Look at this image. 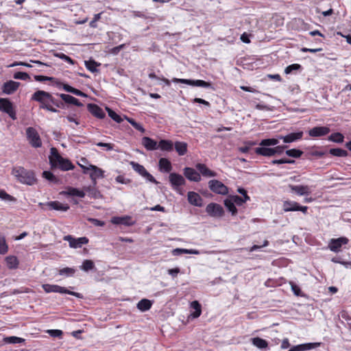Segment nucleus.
<instances>
[{"label": "nucleus", "mask_w": 351, "mask_h": 351, "mask_svg": "<svg viewBox=\"0 0 351 351\" xmlns=\"http://www.w3.org/2000/svg\"><path fill=\"white\" fill-rule=\"evenodd\" d=\"M32 99L40 103L39 108L51 112H57L56 108H62L64 103L45 90H37L32 96Z\"/></svg>", "instance_id": "obj_1"}, {"label": "nucleus", "mask_w": 351, "mask_h": 351, "mask_svg": "<svg viewBox=\"0 0 351 351\" xmlns=\"http://www.w3.org/2000/svg\"><path fill=\"white\" fill-rule=\"evenodd\" d=\"M49 161L52 169H58L61 171H66L73 170L75 168V165L68 158H63L56 147L50 149Z\"/></svg>", "instance_id": "obj_2"}, {"label": "nucleus", "mask_w": 351, "mask_h": 351, "mask_svg": "<svg viewBox=\"0 0 351 351\" xmlns=\"http://www.w3.org/2000/svg\"><path fill=\"white\" fill-rule=\"evenodd\" d=\"M11 173L14 176L16 181L21 184L32 186L36 183L37 179L34 172L26 169L23 167H14Z\"/></svg>", "instance_id": "obj_3"}, {"label": "nucleus", "mask_w": 351, "mask_h": 351, "mask_svg": "<svg viewBox=\"0 0 351 351\" xmlns=\"http://www.w3.org/2000/svg\"><path fill=\"white\" fill-rule=\"evenodd\" d=\"M42 288L43 289L45 292L47 293H66V294L75 296L79 298H82L81 293L69 291L66 288L60 287L58 285L44 284L42 285Z\"/></svg>", "instance_id": "obj_4"}, {"label": "nucleus", "mask_w": 351, "mask_h": 351, "mask_svg": "<svg viewBox=\"0 0 351 351\" xmlns=\"http://www.w3.org/2000/svg\"><path fill=\"white\" fill-rule=\"evenodd\" d=\"M27 138L32 147L34 148H39L42 146L41 138L36 131L32 127H29L26 129Z\"/></svg>", "instance_id": "obj_5"}, {"label": "nucleus", "mask_w": 351, "mask_h": 351, "mask_svg": "<svg viewBox=\"0 0 351 351\" xmlns=\"http://www.w3.org/2000/svg\"><path fill=\"white\" fill-rule=\"evenodd\" d=\"M172 82L176 83H182L185 84L190 86H199L203 88H210L213 90H215L214 87H213L212 84L208 82H206L202 80H189V79H180L173 77L172 79Z\"/></svg>", "instance_id": "obj_6"}, {"label": "nucleus", "mask_w": 351, "mask_h": 351, "mask_svg": "<svg viewBox=\"0 0 351 351\" xmlns=\"http://www.w3.org/2000/svg\"><path fill=\"white\" fill-rule=\"evenodd\" d=\"M0 110L8 114L13 120L16 119L14 105L8 98H0Z\"/></svg>", "instance_id": "obj_7"}, {"label": "nucleus", "mask_w": 351, "mask_h": 351, "mask_svg": "<svg viewBox=\"0 0 351 351\" xmlns=\"http://www.w3.org/2000/svg\"><path fill=\"white\" fill-rule=\"evenodd\" d=\"M208 184L210 190L216 194L226 195L228 193V186L218 180H210Z\"/></svg>", "instance_id": "obj_8"}, {"label": "nucleus", "mask_w": 351, "mask_h": 351, "mask_svg": "<svg viewBox=\"0 0 351 351\" xmlns=\"http://www.w3.org/2000/svg\"><path fill=\"white\" fill-rule=\"evenodd\" d=\"M130 164L132 166V169L139 175L146 178L148 181H149L152 183L158 184V182L154 178V177L146 170L144 166L134 161H131Z\"/></svg>", "instance_id": "obj_9"}, {"label": "nucleus", "mask_w": 351, "mask_h": 351, "mask_svg": "<svg viewBox=\"0 0 351 351\" xmlns=\"http://www.w3.org/2000/svg\"><path fill=\"white\" fill-rule=\"evenodd\" d=\"M79 165L83 169L84 173H87L88 170L92 171V172L90 174V177L91 180L93 181L95 184H96V180L97 178L104 177V171L101 169L97 167L95 165H89V167H85L80 164H79Z\"/></svg>", "instance_id": "obj_10"}, {"label": "nucleus", "mask_w": 351, "mask_h": 351, "mask_svg": "<svg viewBox=\"0 0 351 351\" xmlns=\"http://www.w3.org/2000/svg\"><path fill=\"white\" fill-rule=\"evenodd\" d=\"M282 208L285 212L301 211L304 214H306L308 211V206H301L298 202L290 200L285 201Z\"/></svg>", "instance_id": "obj_11"}, {"label": "nucleus", "mask_w": 351, "mask_h": 351, "mask_svg": "<svg viewBox=\"0 0 351 351\" xmlns=\"http://www.w3.org/2000/svg\"><path fill=\"white\" fill-rule=\"evenodd\" d=\"M169 180L172 188L177 191H180V187L185 185L186 181L184 177L177 173H170Z\"/></svg>", "instance_id": "obj_12"}, {"label": "nucleus", "mask_w": 351, "mask_h": 351, "mask_svg": "<svg viewBox=\"0 0 351 351\" xmlns=\"http://www.w3.org/2000/svg\"><path fill=\"white\" fill-rule=\"evenodd\" d=\"M206 212L213 217H221L224 215L223 207L217 203H210L206 207Z\"/></svg>", "instance_id": "obj_13"}, {"label": "nucleus", "mask_w": 351, "mask_h": 351, "mask_svg": "<svg viewBox=\"0 0 351 351\" xmlns=\"http://www.w3.org/2000/svg\"><path fill=\"white\" fill-rule=\"evenodd\" d=\"M348 239L343 237L338 239H331L328 243V248L332 252H338L340 251L342 245L348 244Z\"/></svg>", "instance_id": "obj_14"}, {"label": "nucleus", "mask_w": 351, "mask_h": 351, "mask_svg": "<svg viewBox=\"0 0 351 351\" xmlns=\"http://www.w3.org/2000/svg\"><path fill=\"white\" fill-rule=\"evenodd\" d=\"M64 239L67 241L69 243V246L73 248L81 247L83 245L87 244L89 241L88 239L86 237L75 239L71 235L64 237Z\"/></svg>", "instance_id": "obj_15"}, {"label": "nucleus", "mask_w": 351, "mask_h": 351, "mask_svg": "<svg viewBox=\"0 0 351 351\" xmlns=\"http://www.w3.org/2000/svg\"><path fill=\"white\" fill-rule=\"evenodd\" d=\"M330 129L327 126H316L308 130V135L311 137H322L328 134Z\"/></svg>", "instance_id": "obj_16"}, {"label": "nucleus", "mask_w": 351, "mask_h": 351, "mask_svg": "<svg viewBox=\"0 0 351 351\" xmlns=\"http://www.w3.org/2000/svg\"><path fill=\"white\" fill-rule=\"evenodd\" d=\"M20 85V82L9 80L3 84L1 90L3 93L6 95H11L18 90Z\"/></svg>", "instance_id": "obj_17"}, {"label": "nucleus", "mask_w": 351, "mask_h": 351, "mask_svg": "<svg viewBox=\"0 0 351 351\" xmlns=\"http://www.w3.org/2000/svg\"><path fill=\"white\" fill-rule=\"evenodd\" d=\"M196 169L199 171L200 176L202 175L204 177L206 178H213V177H217V173L210 169L207 166L202 163H197L195 165Z\"/></svg>", "instance_id": "obj_18"}, {"label": "nucleus", "mask_w": 351, "mask_h": 351, "mask_svg": "<svg viewBox=\"0 0 351 351\" xmlns=\"http://www.w3.org/2000/svg\"><path fill=\"white\" fill-rule=\"evenodd\" d=\"M184 175L190 181L198 182L201 180L200 174L191 167H185Z\"/></svg>", "instance_id": "obj_19"}, {"label": "nucleus", "mask_w": 351, "mask_h": 351, "mask_svg": "<svg viewBox=\"0 0 351 351\" xmlns=\"http://www.w3.org/2000/svg\"><path fill=\"white\" fill-rule=\"evenodd\" d=\"M111 222L113 224H123L127 226H130L134 224V221H132V217L128 215L123 217H113L111 219Z\"/></svg>", "instance_id": "obj_20"}, {"label": "nucleus", "mask_w": 351, "mask_h": 351, "mask_svg": "<svg viewBox=\"0 0 351 351\" xmlns=\"http://www.w3.org/2000/svg\"><path fill=\"white\" fill-rule=\"evenodd\" d=\"M88 111L95 117L98 119H104L106 117V114L98 105L95 104H89L87 106Z\"/></svg>", "instance_id": "obj_21"}, {"label": "nucleus", "mask_w": 351, "mask_h": 351, "mask_svg": "<svg viewBox=\"0 0 351 351\" xmlns=\"http://www.w3.org/2000/svg\"><path fill=\"white\" fill-rule=\"evenodd\" d=\"M189 202L195 206L201 207L203 204V199L196 192L189 191L187 194Z\"/></svg>", "instance_id": "obj_22"}, {"label": "nucleus", "mask_w": 351, "mask_h": 351, "mask_svg": "<svg viewBox=\"0 0 351 351\" xmlns=\"http://www.w3.org/2000/svg\"><path fill=\"white\" fill-rule=\"evenodd\" d=\"M291 191L298 195H309L311 193L310 187L307 185H292L289 186Z\"/></svg>", "instance_id": "obj_23"}, {"label": "nucleus", "mask_w": 351, "mask_h": 351, "mask_svg": "<svg viewBox=\"0 0 351 351\" xmlns=\"http://www.w3.org/2000/svg\"><path fill=\"white\" fill-rule=\"evenodd\" d=\"M303 134V132L300 131L298 132L290 133L286 136H281L280 138L282 139L284 143H289L302 139Z\"/></svg>", "instance_id": "obj_24"}, {"label": "nucleus", "mask_w": 351, "mask_h": 351, "mask_svg": "<svg viewBox=\"0 0 351 351\" xmlns=\"http://www.w3.org/2000/svg\"><path fill=\"white\" fill-rule=\"evenodd\" d=\"M320 343H307L294 346L288 351H305L315 348L320 346Z\"/></svg>", "instance_id": "obj_25"}, {"label": "nucleus", "mask_w": 351, "mask_h": 351, "mask_svg": "<svg viewBox=\"0 0 351 351\" xmlns=\"http://www.w3.org/2000/svg\"><path fill=\"white\" fill-rule=\"evenodd\" d=\"M58 95L62 99V101L68 104H73L74 106L80 107L82 106V102H80L75 97L64 93L58 94Z\"/></svg>", "instance_id": "obj_26"}, {"label": "nucleus", "mask_w": 351, "mask_h": 351, "mask_svg": "<svg viewBox=\"0 0 351 351\" xmlns=\"http://www.w3.org/2000/svg\"><path fill=\"white\" fill-rule=\"evenodd\" d=\"M142 144L146 149L152 151L158 149V143L154 139L145 136L142 138Z\"/></svg>", "instance_id": "obj_27"}, {"label": "nucleus", "mask_w": 351, "mask_h": 351, "mask_svg": "<svg viewBox=\"0 0 351 351\" xmlns=\"http://www.w3.org/2000/svg\"><path fill=\"white\" fill-rule=\"evenodd\" d=\"M47 206L53 210L67 211L69 209V206L67 204H62L58 201H52L47 203Z\"/></svg>", "instance_id": "obj_28"}, {"label": "nucleus", "mask_w": 351, "mask_h": 351, "mask_svg": "<svg viewBox=\"0 0 351 351\" xmlns=\"http://www.w3.org/2000/svg\"><path fill=\"white\" fill-rule=\"evenodd\" d=\"M61 193L69 196H77L81 198L84 197L86 195L84 191L74 187H69L66 191H62Z\"/></svg>", "instance_id": "obj_29"}, {"label": "nucleus", "mask_w": 351, "mask_h": 351, "mask_svg": "<svg viewBox=\"0 0 351 351\" xmlns=\"http://www.w3.org/2000/svg\"><path fill=\"white\" fill-rule=\"evenodd\" d=\"M158 166L160 170L165 173H169L172 170L171 162L165 158H161L159 160Z\"/></svg>", "instance_id": "obj_30"}, {"label": "nucleus", "mask_w": 351, "mask_h": 351, "mask_svg": "<svg viewBox=\"0 0 351 351\" xmlns=\"http://www.w3.org/2000/svg\"><path fill=\"white\" fill-rule=\"evenodd\" d=\"M62 89L68 93H71L77 96H80L83 97H87L86 94L84 93V92L81 91L79 89L73 88L67 84H62Z\"/></svg>", "instance_id": "obj_31"}, {"label": "nucleus", "mask_w": 351, "mask_h": 351, "mask_svg": "<svg viewBox=\"0 0 351 351\" xmlns=\"http://www.w3.org/2000/svg\"><path fill=\"white\" fill-rule=\"evenodd\" d=\"M255 153L257 155L263 156H274V152L272 148L267 147L261 146V147H256L255 149Z\"/></svg>", "instance_id": "obj_32"}, {"label": "nucleus", "mask_w": 351, "mask_h": 351, "mask_svg": "<svg viewBox=\"0 0 351 351\" xmlns=\"http://www.w3.org/2000/svg\"><path fill=\"white\" fill-rule=\"evenodd\" d=\"M252 343L256 348L263 350L268 347V342L260 337H254L251 339Z\"/></svg>", "instance_id": "obj_33"}, {"label": "nucleus", "mask_w": 351, "mask_h": 351, "mask_svg": "<svg viewBox=\"0 0 351 351\" xmlns=\"http://www.w3.org/2000/svg\"><path fill=\"white\" fill-rule=\"evenodd\" d=\"M152 306V302L148 299H142L137 304V308L142 312L149 310Z\"/></svg>", "instance_id": "obj_34"}, {"label": "nucleus", "mask_w": 351, "mask_h": 351, "mask_svg": "<svg viewBox=\"0 0 351 351\" xmlns=\"http://www.w3.org/2000/svg\"><path fill=\"white\" fill-rule=\"evenodd\" d=\"M173 144L171 141L169 140H160L158 145V148L159 147L162 151L170 152L173 149Z\"/></svg>", "instance_id": "obj_35"}, {"label": "nucleus", "mask_w": 351, "mask_h": 351, "mask_svg": "<svg viewBox=\"0 0 351 351\" xmlns=\"http://www.w3.org/2000/svg\"><path fill=\"white\" fill-rule=\"evenodd\" d=\"M191 307L195 310V311L191 313V316L193 318L199 317L202 313V306L199 302L197 300L193 301L191 303Z\"/></svg>", "instance_id": "obj_36"}, {"label": "nucleus", "mask_w": 351, "mask_h": 351, "mask_svg": "<svg viewBox=\"0 0 351 351\" xmlns=\"http://www.w3.org/2000/svg\"><path fill=\"white\" fill-rule=\"evenodd\" d=\"M101 64L95 61L94 60H89L85 61V66L86 68L90 71L91 73H97L98 72V69H97L99 66Z\"/></svg>", "instance_id": "obj_37"}, {"label": "nucleus", "mask_w": 351, "mask_h": 351, "mask_svg": "<svg viewBox=\"0 0 351 351\" xmlns=\"http://www.w3.org/2000/svg\"><path fill=\"white\" fill-rule=\"evenodd\" d=\"M175 149L179 156H184L187 152V144L184 142L175 143Z\"/></svg>", "instance_id": "obj_38"}, {"label": "nucleus", "mask_w": 351, "mask_h": 351, "mask_svg": "<svg viewBox=\"0 0 351 351\" xmlns=\"http://www.w3.org/2000/svg\"><path fill=\"white\" fill-rule=\"evenodd\" d=\"M5 262L9 269H16L19 265V261L15 256H9L5 258Z\"/></svg>", "instance_id": "obj_39"}, {"label": "nucleus", "mask_w": 351, "mask_h": 351, "mask_svg": "<svg viewBox=\"0 0 351 351\" xmlns=\"http://www.w3.org/2000/svg\"><path fill=\"white\" fill-rule=\"evenodd\" d=\"M224 205L231 213L232 215L234 216L237 214V209L235 206V204L230 197L224 200Z\"/></svg>", "instance_id": "obj_40"}, {"label": "nucleus", "mask_w": 351, "mask_h": 351, "mask_svg": "<svg viewBox=\"0 0 351 351\" xmlns=\"http://www.w3.org/2000/svg\"><path fill=\"white\" fill-rule=\"evenodd\" d=\"M329 153L337 157H346L348 156V153L346 150L341 148H332L329 150Z\"/></svg>", "instance_id": "obj_41"}, {"label": "nucleus", "mask_w": 351, "mask_h": 351, "mask_svg": "<svg viewBox=\"0 0 351 351\" xmlns=\"http://www.w3.org/2000/svg\"><path fill=\"white\" fill-rule=\"evenodd\" d=\"M328 140L332 142L341 143L343 142L344 136L340 132H335L328 136Z\"/></svg>", "instance_id": "obj_42"}, {"label": "nucleus", "mask_w": 351, "mask_h": 351, "mask_svg": "<svg viewBox=\"0 0 351 351\" xmlns=\"http://www.w3.org/2000/svg\"><path fill=\"white\" fill-rule=\"evenodd\" d=\"M84 192H86L88 193V196L95 199H97L99 197V192L95 189V186H85L84 187Z\"/></svg>", "instance_id": "obj_43"}, {"label": "nucleus", "mask_w": 351, "mask_h": 351, "mask_svg": "<svg viewBox=\"0 0 351 351\" xmlns=\"http://www.w3.org/2000/svg\"><path fill=\"white\" fill-rule=\"evenodd\" d=\"M75 269L71 267H64L58 270V274L60 276H64L66 277L73 276L75 274Z\"/></svg>", "instance_id": "obj_44"}, {"label": "nucleus", "mask_w": 351, "mask_h": 351, "mask_svg": "<svg viewBox=\"0 0 351 351\" xmlns=\"http://www.w3.org/2000/svg\"><path fill=\"white\" fill-rule=\"evenodd\" d=\"M8 251V245L6 243L5 236L0 233V254H5Z\"/></svg>", "instance_id": "obj_45"}, {"label": "nucleus", "mask_w": 351, "mask_h": 351, "mask_svg": "<svg viewBox=\"0 0 351 351\" xmlns=\"http://www.w3.org/2000/svg\"><path fill=\"white\" fill-rule=\"evenodd\" d=\"M25 341V339L18 337H7L3 338V342L5 343H21Z\"/></svg>", "instance_id": "obj_46"}, {"label": "nucleus", "mask_w": 351, "mask_h": 351, "mask_svg": "<svg viewBox=\"0 0 351 351\" xmlns=\"http://www.w3.org/2000/svg\"><path fill=\"white\" fill-rule=\"evenodd\" d=\"M279 141L277 138H265L262 140L258 144L261 146L269 147L278 145Z\"/></svg>", "instance_id": "obj_47"}, {"label": "nucleus", "mask_w": 351, "mask_h": 351, "mask_svg": "<svg viewBox=\"0 0 351 351\" xmlns=\"http://www.w3.org/2000/svg\"><path fill=\"white\" fill-rule=\"evenodd\" d=\"M285 153L288 156L295 158H300L301 156L303 154V152L298 149H288L286 151Z\"/></svg>", "instance_id": "obj_48"}, {"label": "nucleus", "mask_w": 351, "mask_h": 351, "mask_svg": "<svg viewBox=\"0 0 351 351\" xmlns=\"http://www.w3.org/2000/svg\"><path fill=\"white\" fill-rule=\"evenodd\" d=\"M80 267L82 270H84L85 271H88L94 269L95 263L91 260H85V261H84V262Z\"/></svg>", "instance_id": "obj_49"}, {"label": "nucleus", "mask_w": 351, "mask_h": 351, "mask_svg": "<svg viewBox=\"0 0 351 351\" xmlns=\"http://www.w3.org/2000/svg\"><path fill=\"white\" fill-rule=\"evenodd\" d=\"M106 110L108 111L109 117L116 121L118 123H120L123 121L122 118L117 113H116L114 110L109 108H106Z\"/></svg>", "instance_id": "obj_50"}, {"label": "nucleus", "mask_w": 351, "mask_h": 351, "mask_svg": "<svg viewBox=\"0 0 351 351\" xmlns=\"http://www.w3.org/2000/svg\"><path fill=\"white\" fill-rule=\"evenodd\" d=\"M0 198L5 201H9V202H16V199L14 197L7 193L6 191L3 189H0Z\"/></svg>", "instance_id": "obj_51"}, {"label": "nucleus", "mask_w": 351, "mask_h": 351, "mask_svg": "<svg viewBox=\"0 0 351 351\" xmlns=\"http://www.w3.org/2000/svg\"><path fill=\"white\" fill-rule=\"evenodd\" d=\"M13 77L16 80H25V81L30 80V76L29 75L28 73H27L25 72H21V71L16 72L14 74Z\"/></svg>", "instance_id": "obj_52"}, {"label": "nucleus", "mask_w": 351, "mask_h": 351, "mask_svg": "<svg viewBox=\"0 0 351 351\" xmlns=\"http://www.w3.org/2000/svg\"><path fill=\"white\" fill-rule=\"evenodd\" d=\"M128 121L138 131L142 132V133H144L145 132V129L143 127V125L139 123H137L134 119H132V118H128Z\"/></svg>", "instance_id": "obj_53"}, {"label": "nucleus", "mask_w": 351, "mask_h": 351, "mask_svg": "<svg viewBox=\"0 0 351 351\" xmlns=\"http://www.w3.org/2000/svg\"><path fill=\"white\" fill-rule=\"evenodd\" d=\"M43 176L51 182H57L58 181L57 178L49 171H44L43 172Z\"/></svg>", "instance_id": "obj_54"}, {"label": "nucleus", "mask_w": 351, "mask_h": 351, "mask_svg": "<svg viewBox=\"0 0 351 351\" xmlns=\"http://www.w3.org/2000/svg\"><path fill=\"white\" fill-rule=\"evenodd\" d=\"M301 69V65L299 64H292L287 66L285 69V73L286 74H290L293 71H298Z\"/></svg>", "instance_id": "obj_55"}, {"label": "nucleus", "mask_w": 351, "mask_h": 351, "mask_svg": "<svg viewBox=\"0 0 351 351\" xmlns=\"http://www.w3.org/2000/svg\"><path fill=\"white\" fill-rule=\"evenodd\" d=\"M293 164L295 163L294 160L289 159V158H281V159H276L273 160L271 161V164L273 165H281V164Z\"/></svg>", "instance_id": "obj_56"}, {"label": "nucleus", "mask_w": 351, "mask_h": 351, "mask_svg": "<svg viewBox=\"0 0 351 351\" xmlns=\"http://www.w3.org/2000/svg\"><path fill=\"white\" fill-rule=\"evenodd\" d=\"M289 284L291 285L292 291L294 293V294L296 296H302V291H301L300 288L299 287V286H298L293 282H290Z\"/></svg>", "instance_id": "obj_57"}, {"label": "nucleus", "mask_w": 351, "mask_h": 351, "mask_svg": "<svg viewBox=\"0 0 351 351\" xmlns=\"http://www.w3.org/2000/svg\"><path fill=\"white\" fill-rule=\"evenodd\" d=\"M98 147H104L106 151H111L114 149V145L112 143L99 142L96 143Z\"/></svg>", "instance_id": "obj_58"}, {"label": "nucleus", "mask_w": 351, "mask_h": 351, "mask_svg": "<svg viewBox=\"0 0 351 351\" xmlns=\"http://www.w3.org/2000/svg\"><path fill=\"white\" fill-rule=\"evenodd\" d=\"M230 198L237 206H242L244 203H245V201L243 199V197L239 195H232L230 197Z\"/></svg>", "instance_id": "obj_59"}, {"label": "nucleus", "mask_w": 351, "mask_h": 351, "mask_svg": "<svg viewBox=\"0 0 351 351\" xmlns=\"http://www.w3.org/2000/svg\"><path fill=\"white\" fill-rule=\"evenodd\" d=\"M285 148H287L286 145H278L275 147H272L274 156L282 154Z\"/></svg>", "instance_id": "obj_60"}, {"label": "nucleus", "mask_w": 351, "mask_h": 351, "mask_svg": "<svg viewBox=\"0 0 351 351\" xmlns=\"http://www.w3.org/2000/svg\"><path fill=\"white\" fill-rule=\"evenodd\" d=\"M47 332L53 337H61L63 332L61 330L52 329L49 330Z\"/></svg>", "instance_id": "obj_61"}, {"label": "nucleus", "mask_w": 351, "mask_h": 351, "mask_svg": "<svg viewBox=\"0 0 351 351\" xmlns=\"http://www.w3.org/2000/svg\"><path fill=\"white\" fill-rule=\"evenodd\" d=\"M34 79L37 82H45V81H52L53 80V77L44 76V75H35Z\"/></svg>", "instance_id": "obj_62"}, {"label": "nucleus", "mask_w": 351, "mask_h": 351, "mask_svg": "<svg viewBox=\"0 0 351 351\" xmlns=\"http://www.w3.org/2000/svg\"><path fill=\"white\" fill-rule=\"evenodd\" d=\"M115 180L121 184H129L130 183L131 180L130 179H126L123 176L119 175L116 177Z\"/></svg>", "instance_id": "obj_63"}, {"label": "nucleus", "mask_w": 351, "mask_h": 351, "mask_svg": "<svg viewBox=\"0 0 351 351\" xmlns=\"http://www.w3.org/2000/svg\"><path fill=\"white\" fill-rule=\"evenodd\" d=\"M237 191L243 195V199L246 202L250 200V196L247 195V191L243 188H239Z\"/></svg>", "instance_id": "obj_64"}]
</instances>
